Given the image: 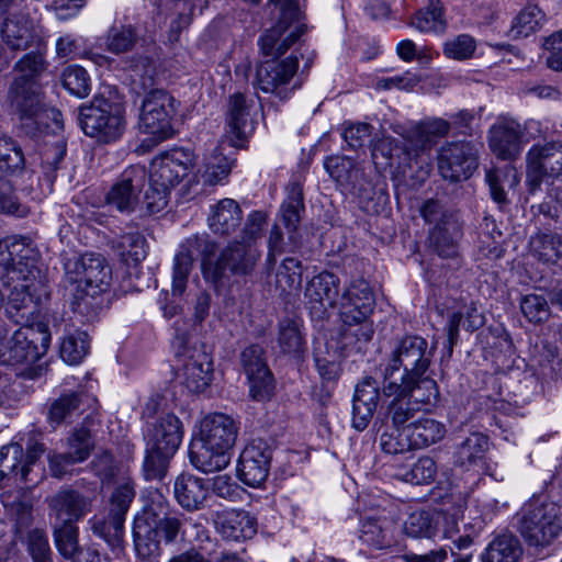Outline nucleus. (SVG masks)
Returning <instances> with one entry per match:
<instances>
[{
    "instance_id": "obj_1",
    "label": "nucleus",
    "mask_w": 562,
    "mask_h": 562,
    "mask_svg": "<svg viewBox=\"0 0 562 562\" xmlns=\"http://www.w3.org/2000/svg\"><path fill=\"white\" fill-rule=\"evenodd\" d=\"M297 3L299 0H285L277 24L259 40L261 53L272 58L257 67L255 87L265 93L274 94L280 100L288 99L290 93L300 87L296 83L289 87L299 69V57L291 54L284 59H279L305 32Z\"/></svg>"
},
{
    "instance_id": "obj_2",
    "label": "nucleus",
    "mask_w": 562,
    "mask_h": 562,
    "mask_svg": "<svg viewBox=\"0 0 562 562\" xmlns=\"http://www.w3.org/2000/svg\"><path fill=\"white\" fill-rule=\"evenodd\" d=\"M187 518L170 508L168 499L158 491L148 492L143 514L133 526L134 548L138 558L149 560L160 554V543H173L184 535Z\"/></svg>"
},
{
    "instance_id": "obj_3",
    "label": "nucleus",
    "mask_w": 562,
    "mask_h": 562,
    "mask_svg": "<svg viewBox=\"0 0 562 562\" xmlns=\"http://www.w3.org/2000/svg\"><path fill=\"white\" fill-rule=\"evenodd\" d=\"M66 280L76 284L71 307L86 321L99 313L97 295L106 291L112 280V270L100 254H85L68 258L64 263Z\"/></svg>"
},
{
    "instance_id": "obj_4",
    "label": "nucleus",
    "mask_w": 562,
    "mask_h": 562,
    "mask_svg": "<svg viewBox=\"0 0 562 562\" xmlns=\"http://www.w3.org/2000/svg\"><path fill=\"white\" fill-rule=\"evenodd\" d=\"M237 434V423L231 416L215 413L204 417L199 438L190 445L191 463L205 473L223 470L229 464Z\"/></svg>"
},
{
    "instance_id": "obj_5",
    "label": "nucleus",
    "mask_w": 562,
    "mask_h": 562,
    "mask_svg": "<svg viewBox=\"0 0 562 562\" xmlns=\"http://www.w3.org/2000/svg\"><path fill=\"white\" fill-rule=\"evenodd\" d=\"M518 531L529 547L546 548L562 533V507L546 496H533L516 515Z\"/></svg>"
},
{
    "instance_id": "obj_6",
    "label": "nucleus",
    "mask_w": 562,
    "mask_h": 562,
    "mask_svg": "<svg viewBox=\"0 0 562 562\" xmlns=\"http://www.w3.org/2000/svg\"><path fill=\"white\" fill-rule=\"evenodd\" d=\"M375 297L368 281L357 279L342 292L339 305L340 318L346 328L342 331L344 344L349 339L368 342L373 336L372 324L368 321L373 312Z\"/></svg>"
},
{
    "instance_id": "obj_7",
    "label": "nucleus",
    "mask_w": 562,
    "mask_h": 562,
    "mask_svg": "<svg viewBox=\"0 0 562 562\" xmlns=\"http://www.w3.org/2000/svg\"><path fill=\"white\" fill-rule=\"evenodd\" d=\"M78 122L82 132L99 143L116 142L126 127L125 111L122 103L94 97L78 109Z\"/></svg>"
},
{
    "instance_id": "obj_8",
    "label": "nucleus",
    "mask_w": 562,
    "mask_h": 562,
    "mask_svg": "<svg viewBox=\"0 0 562 562\" xmlns=\"http://www.w3.org/2000/svg\"><path fill=\"white\" fill-rule=\"evenodd\" d=\"M436 345L418 335H405L394 344L383 370V382L400 381L409 375L429 372Z\"/></svg>"
},
{
    "instance_id": "obj_9",
    "label": "nucleus",
    "mask_w": 562,
    "mask_h": 562,
    "mask_svg": "<svg viewBox=\"0 0 562 562\" xmlns=\"http://www.w3.org/2000/svg\"><path fill=\"white\" fill-rule=\"evenodd\" d=\"M175 103V98L164 89H151L145 94L138 128L148 138L142 142V147L151 148L173 135L171 122L177 112Z\"/></svg>"
},
{
    "instance_id": "obj_10",
    "label": "nucleus",
    "mask_w": 562,
    "mask_h": 562,
    "mask_svg": "<svg viewBox=\"0 0 562 562\" xmlns=\"http://www.w3.org/2000/svg\"><path fill=\"white\" fill-rule=\"evenodd\" d=\"M259 258L260 251L256 245L234 240L221 250L214 263H209L205 280L218 289L232 277L251 274Z\"/></svg>"
},
{
    "instance_id": "obj_11",
    "label": "nucleus",
    "mask_w": 562,
    "mask_h": 562,
    "mask_svg": "<svg viewBox=\"0 0 562 562\" xmlns=\"http://www.w3.org/2000/svg\"><path fill=\"white\" fill-rule=\"evenodd\" d=\"M216 249L217 244L206 233L192 235L180 245L173 258L172 295L180 296L184 293L195 257H201V270L205 279V269L209 263H214Z\"/></svg>"
},
{
    "instance_id": "obj_12",
    "label": "nucleus",
    "mask_w": 562,
    "mask_h": 562,
    "mask_svg": "<svg viewBox=\"0 0 562 562\" xmlns=\"http://www.w3.org/2000/svg\"><path fill=\"white\" fill-rule=\"evenodd\" d=\"M37 255L29 237L11 236L0 240L1 278L8 283L34 280L38 273Z\"/></svg>"
},
{
    "instance_id": "obj_13",
    "label": "nucleus",
    "mask_w": 562,
    "mask_h": 562,
    "mask_svg": "<svg viewBox=\"0 0 562 562\" xmlns=\"http://www.w3.org/2000/svg\"><path fill=\"white\" fill-rule=\"evenodd\" d=\"M147 182V170L144 165H131L123 170L106 193L109 206L121 213L137 212L140 205V193Z\"/></svg>"
},
{
    "instance_id": "obj_14",
    "label": "nucleus",
    "mask_w": 562,
    "mask_h": 562,
    "mask_svg": "<svg viewBox=\"0 0 562 562\" xmlns=\"http://www.w3.org/2000/svg\"><path fill=\"white\" fill-rule=\"evenodd\" d=\"M527 186L530 193L540 188L542 180L562 176V143L533 145L526 155Z\"/></svg>"
},
{
    "instance_id": "obj_15",
    "label": "nucleus",
    "mask_w": 562,
    "mask_h": 562,
    "mask_svg": "<svg viewBox=\"0 0 562 562\" xmlns=\"http://www.w3.org/2000/svg\"><path fill=\"white\" fill-rule=\"evenodd\" d=\"M441 177L451 182L469 179L479 166L477 149L470 142H450L445 144L437 157Z\"/></svg>"
},
{
    "instance_id": "obj_16",
    "label": "nucleus",
    "mask_w": 562,
    "mask_h": 562,
    "mask_svg": "<svg viewBox=\"0 0 562 562\" xmlns=\"http://www.w3.org/2000/svg\"><path fill=\"white\" fill-rule=\"evenodd\" d=\"M11 108L20 120L21 132L34 137L40 132V119L45 111L42 86L11 85L9 88Z\"/></svg>"
},
{
    "instance_id": "obj_17",
    "label": "nucleus",
    "mask_w": 562,
    "mask_h": 562,
    "mask_svg": "<svg viewBox=\"0 0 562 562\" xmlns=\"http://www.w3.org/2000/svg\"><path fill=\"white\" fill-rule=\"evenodd\" d=\"M329 176L346 191L357 196L360 203H369L374 195V187L366 177L364 170L353 159L346 156H330L324 162Z\"/></svg>"
},
{
    "instance_id": "obj_18",
    "label": "nucleus",
    "mask_w": 562,
    "mask_h": 562,
    "mask_svg": "<svg viewBox=\"0 0 562 562\" xmlns=\"http://www.w3.org/2000/svg\"><path fill=\"white\" fill-rule=\"evenodd\" d=\"M273 450L263 439L251 440L241 451L238 479L250 487H260L268 479Z\"/></svg>"
},
{
    "instance_id": "obj_19",
    "label": "nucleus",
    "mask_w": 562,
    "mask_h": 562,
    "mask_svg": "<svg viewBox=\"0 0 562 562\" xmlns=\"http://www.w3.org/2000/svg\"><path fill=\"white\" fill-rule=\"evenodd\" d=\"M382 392L387 397L405 396L420 411L426 405H434L439 397L438 385L429 372L405 376L400 381L382 382Z\"/></svg>"
},
{
    "instance_id": "obj_20",
    "label": "nucleus",
    "mask_w": 562,
    "mask_h": 562,
    "mask_svg": "<svg viewBox=\"0 0 562 562\" xmlns=\"http://www.w3.org/2000/svg\"><path fill=\"white\" fill-rule=\"evenodd\" d=\"M192 168V155L183 149H175L156 157L147 180L170 191L188 176Z\"/></svg>"
},
{
    "instance_id": "obj_21",
    "label": "nucleus",
    "mask_w": 562,
    "mask_h": 562,
    "mask_svg": "<svg viewBox=\"0 0 562 562\" xmlns=\"http://www.w3.org/2000/svg\"><path fill=\"white\" fill-rule=\"evenodd\" d=\"M240 360L249 382L250 395L256 401L268 400L273 391V376L269 370L263 349L259 345L247 347Z\"/></svg>"
},
{
    "instance_id": "obj_22",
    "label": "nucleus",
    "mask_w": 562,
    "mask_h": 562,
    "mask_svg": "<svg viewBox=\"0 0 562 562\" xmlns=\"http://www.w3.org/2000/svg\"><path fill=\"white\" fill-rule=\"evenodd\" d=\"M49 344L50 333L46 324L22 325L13 334L15 364L37 361L46 353Z\"/></svg>"
},
{
    "instance_id": "obj_23",
    "label": "nucleus",
    "mask_w": 562,
    "mask_h": 562,
    "mask_svg": "<svg viewBox=\"0 0 562 562\" xmlns=\"http://www.w3.org/2000/svg\"><path fill=\"white\" fill-rule=\"evenodd\" d=\"M252 104L254 101H248L240 92H236L229 97L227 104L226 138L233 147H244L249 134L254 131V121L250 117Z\"/></svg>"
},
{
    "instance_id": "obj_24",
    "label": "nucleus",
    "mask_w": 562,
    "mask_h": 562,
    "mask_svg": "<svg viewBox=\"0 0 562 562\" xmlns=\"http://www.w3.org/2000/svg\"><path fill=\"white\" fill-rule=\"evenodd\" d=\"M524 128L515 120L504 119L488 131L491 150L501 159L514 160L522 150Z\"/></svg>"
},
{
    "instance_id": "obj_25",
    "label": "nucleus",
    "mask_w": 562,
    "mask_h": 562,
    "mask_svg": "<svg viewBox=\"0 0 562 562\" xmlns=\"http://www.w3.org/2000/svg\"><path fill=\"white\" fill-rule=\"evenodd\" d=\"M93 501L94 496L91 494L64 488L49 499V507L55 516V521L76 524L91 512Z\"/></svg>"
},
{
    "instance_id": "obj_26",
    "label": "nucleus",
    "mask_w": 562,
    "mask_h": 562,
    "mask_svg": "<svg viewBox=\"0 0 562 562\" xmlns=\"http://www.w3.org/2000/svg\"><path fill=\"white\" fill-rule=\"evenodd\" d=\"M339 293V278L333 272L323 271L306 283L304 295L310 308L323 314L326 308L338 306Z\"/></svg>"
},
{
    "instance_id": "obj_27",
    "label": "nucleus",
    "mask_w": 562,
    "mask_h": 562,
    "mask_svg": "<svg viewBox=\"0 0 562 562\" xmlns=\"http://www.w3.org/2000/svg\"><path fill=\"white\" fill-rule=\"evenodd\" d=\"M216 530L223 538L233 541L252 538L257 532L256 519L243 509H224L213 516Z\"/></svg>"
},
{
    "instance_id": "obj_28",
    "label": "nucleus",
    "mask_w": 562,
    "mask_h": 562,
    "mask_svg": "<svg viewBox=\"0 0 562 562\" xmlns=\"http://www.w3.org/2000/svg\"><path fill=\"white\" fill-rule=\"evenodd\" d=\"M1 35L11 50H26L43 45L42 38L36 34L33 21L24 14H13L4 19Z\"/></svg>"
},
{
    "instance_id": "obj_29",
    "label": "nucleus",
    "mask_w": 562,
    "mask_h": 562,
    "mask_svg": "<svg viewBox=\"0 0 562 562\" xmlns=\"http://www.w3.org/2000/svg\"><path fill=\"white\" fill-rule=\"evenodd\" d=\"M380 389L372 376H366L357 384L352 400V427L364 430L378 406Z\"/></svg>"
},
{
    "instance_id": "obj_30",
    "label": "nucleus",
    "mask_w": 562,
    "mask_h": 562,
    "mask_svg": "<svg viewBox=\"0 0 562 562\" xmlns=\"http://www.w3.org/2000/svg\"><path fill=\"white\" fill-rule=\"evenodd\" d=\"M394 530V518L374 514L361 519L359 539L372 549L382 550L392 547L396 542Z\"/></svg>"
},
{
    "instance_id": "obj_31",
    "label": "nucleus",
    "mask_w": 562,
    "mask_h": 562,
    "mask_svg": "<svg viewBox=\"0 0 562 562\" xmlns=\"http://www.w3.org/2000/svg\"><path fill=\"white\" fill-rule=\"evenodd\" d=\"M182 435L180 419L173 414H167L148 428L146 446L165 452L176 453L182 441Z\"/></svg>"
},
{
    "instance_id": "obj_32",
    "label": "nucleus",
    "mask_w": 562,
    "mask_h": 562,
    "mask_svg": "<svg viewBox=\"0 0 562 562\" xmlns=\"http://www.w3.org/2000/svg\"><path fill=\"white\" fill-rule=\"evenodd\" d=\"M49 63L46 59V46L37 45L35 50L24 54L13 66L15 74L11 85L41 86L40 81Z\"/></svg>"
},
{
    "instance_id": "obj_33",
    "label": "nucleus",
    "mask_w": 562,
    "mask_h": 562,
    "mask_svg": "<svg viewBox=\"0 0 562 562\" xmlns=\"http://www.w3.org/2000/svg\"><path fill=\"white\" fill-rule=\"evenodd\" d=\"M243 211L233 199H222L211 206L207 218L210 229L218 236L226 237L235 233L241 225Z\"/></svg>"
},
{
    "instance_id": "obj_34",
    "label": "nucleus",
    "mask_w": 562,
    "mask_h": 562,
    "mask_svg": "<svg viewBox=\"0 0 562 562\" xmlns=\"http://www.w3.org/2000/svg\"><path fill=\"white\" fill-rule=\"evenodd\" d=\"M173 494L183 509L193 512L202 508L209 494V486L204 479L181 473L175 481Z\"/></svg>"
},
{
    "instance_id": "obj_35",
    "label": "nucleus",
    "mask_w": 562,
    "mask_h": 562,
    "mask_svg": "<svg viewBox=\"0 0 562 562\" xmlns=\"http://www.w3.org/2000/svg\"><path fill=\"white\" fill-rule=\"evenodd\" d=\"M462 236L460 221H448L446 225L434 226L429 231V248L442 259H454L459 256Z\"/></svg>"
},
{
    "instance_id": "obj_36",
    "label": "nucleus",
    "mask_w": 562,
    "mask_h": 562,
    "mask_svg": "<svg viewBox=\"0 0 562 562\" xmlns=\"http://www.w3.org/2000/svg\"><path fill=\"white\" fill-rule=\"evenodd\" d=\"M184 384L190 392H204L213 378V362L205 351H196L183 364Z\"/></svg>"
},
{
    "instance_id": "obj_37",
    "label": "nucleus",
    "mask_w": 562,
    "mask_h": 562,
    "mask_svg": "<svg viewBox=\"0 0 562 562\" xmlns=\"http://www.w3.org/2000/svg\"><path fill=\"white\" fill-rule=\"evenodd\" d=\"M30 288V284H15L9 295L5 314L15 324L31 325L30 322L40 312L38 303Z\"/></svg>"
},
{
    "instance_id": "obj_38",
    "label": "nucleus",
    "mask_w": 562,
    "mask_h": 562,
    "mask_svg": "<svg viewBox=\"0 0 562 562\" xmlns=\"http://www.w3.org/2000/svg\"><path fill=\"white\" fill-rule=\"evenodd\" d=\"M488 450V438L481 432H472L456 443L453 462L457 467L465 470L477 465L483 461Z\"/></svg>"
},
{
    "instance_id": "obj_39",
    "label": "nucleus",
    "mask_w": 562,
    "mask_h": 562,
    "mask_svg": "<svg viewBox=\"0 0 562 562\" xmlns=\"http://www.w3.org/2000/svg\"><path fill=\"white\" fill-rule=\"evenodd\" d=\"M529 249L532 257L544 263L555 265L562 260V234L546 231L530 237Z\"/></svg>"
},
{
    "instance_id": "obj_40",
    "label": "nucleus",
    "mask_w": 562,
    "mask_h": 562,
    "mask_svg": "<svg viewBox=\"0 0 562 562\" xmlns=\"http://www.w3.org/2000/svg\"><path fill=\"white\" fill-rule=\"evenodd\" d=\"M302 324L294 318H283L278 324V346L281 351L293 357L301 356L306 349Z\"/></svg>"
},
{
    "instance_id": "obj_41",
    "label": "nucleus",
    "mask_w": 562,
    "mask_h": 562,
    "mask_svg": "<svg viewBox=\"0 0 562 562\" xmlns=\"http://www.w3.org/2000/svg\"><path fill=\"white\" fill-rule=\"evenodd\" d=\"M413 449L426 448L440 441L446 434L445 426L432 418H420L407 425Z\"/></svg>"
},
{
    "instance_id": "obj_42",
    "label": "nucleus",
    "mask_w": 562,
    "mask_h": 562,
    "mask_svg": "<svg viewBox=\"0 0 562 562\" xmlns=\"http://www.w3.org/2000/svg\"><path fill=\"white\" fill-rule=\"evenodd\" d=\"M521 555L519 540L512 533L496 537L482 554V562H518Z\"/></svg>"
},
{
    "instance_id": "obj_43",
    "label": "nucleus",
    "mask_w": 562,
    "mask_h": 562,
    "mask_svg": "<svg viewBox=\"0 0 562 562\" xmlns=\"http://www.w3.org/2000/svg\"><path fill=\"white\" fill-rule=\"evenodd\" d=\"M304 210L303 188L299 182H292L286 188V199L280 209L281 221L290 233L296 231Z\"/></svg>"
},
{
    "instance_id": "obj_44",
    "label": "nucleus",
    "mask_w": 562,
    "mask_h": 562,
    "mask_svg": "<svg viewBox=\"0 0 562 562\" xmlns=\"http://www.w3.org/2000/svg\"><path fill=\"white\" fill-rule=\"evenodd\" d=\"M25 168V157L21 146L11 136L0 135V171L15 176Z\"/></svg>"
},
{
    "instance_id": "obj_45",
    "label": "nucleus",
    "mask_w": 562,
    "mask_h": 562,
    "mask_svg": "<svg viewBox=\"0 0 562 562\" xmlns=\"http://www.w3.org/2000/svg\"><path fill=\"white\" fill-rule=\"evenodd\" d=\"M89 350L88 334L82 330L67 333L60 342V358L69 364H78L87 356Z\"/></svg>"
},
{
    "instance_id": "obj_46",
    "label": "nucleus",
    "mask_w": 562,
    "mask_h": 562,
    "mask_svg": "<svg viewBox=\"0 0 562 562\" xmlns=\"http://www.w3.org/2000/svg\"><path fill=\"white\" fill-rule=\"evenodd\" d=\"M81 405L80 395L76 392L60 395L54 400L47 411V422L55 428L61 423L67 422L79 411Z\"/></svg>"
},
{
    "instance_id": "obj_47",
    "label": "nucleus",
    "mask_w": 562,
    "mask_h": 562,
    "mask_svg": "<svg viewBox=\"0 0 562 562\" xmlns=\"http://www.w3.org/2000/svg\"><path fill=\"white\" fill-rule=\"evenodd\" d=\"M115 249L127 265H137L146 258V239L138 233H127L119 237Z\"/></svg>"
},
{
    "instance_id": "obj_48",
    "label": "nucleus",
    "mask_w": 562,
    "mask_h": 562,
    "mask_svg": "<svg viewBox=\"0 0 562 562\" xmlns=\"http://www.w3.org/2000/svg\"><path fill=\"white\" fill-rule=\"evenodd\" d=\"M302 263L299 259L288 257L282 260L276 273V286L284 294H291L301 288Z\"/></svg>"
},
{
    "instance_id": "obj_49",
    "label": "nucleus",
    "mask_w": 562,
    "mask_h": 562,
    "mask_svg": "<svg viewBox=\"0 0 562 562\" xmlns=\"http://www.w3.org/2000/svg\"><path fill=\"white\" fill-rule=\"evenodd\" d=\"M437 475V464L435 460L428 456L420 457L411 468L400 469L396 476L401 480L415 484H430Z\"/></svg>"
},
{
    "instance_id": "obj_50",
    "label": "nucleus",
    "mask_w": 562,
    "mask_h": 562,
    "mask_svg": "<svg viewBox=\"0 0 562 562\" xmlns=\"http://www.w3.org/2000/svg\"><path fill=\"white\" fill-rule=\"evenodd\" d=\"M124 520L111 517L110 513L104 519L92 518L90 520L93 533L103 539L112 549L121 548L124 537Z\"/></svg>"
},
{
    "instance_id": "obj_51",
    "label": "nucleus",
    "mask_w": 562,
    "mask_h": 562,
    "mask_svg": "<svg viewBox=\"0 0 562 562\" xmlns=\"http://www.w3.org/2000/svg\"><path fill=\"white\" fill-rule=\"evenodd\" d=\"M175 453L146 446L143 462V475L146 481H162L168 473L170 460Z\"/></svg>"
},
{
    "instance_id": "obj_52",
    "label": "nucleus",
    "mask_w": 562,
    "mask_h": 562,
    "mask_svg": "<svg viewBox=\"0 0 562 562\" xmlns=\"http://www.w3.org/2000/svg\"><path fill=\"white\" fill-rule=\"evenodd\" d=\"M451 128L450 121L437 117L418 124L413 131L416 137V147L425 149L430 147L437 138L445 137Z\"/></svg>"
},
{
    "instance_id": "obj_53",
    "label": "nucleus",
    "mask_w": 562,
    "mask_h": 562,
    "mask_svg": "<svg viewBox=\"0 0 562 562\" xmlns=\"http://www.w3.org/2000/svg\"><path fill=\"white\" fill-rule=\"evenodd\" d=\"M138 40L136 29L131 24L113 25L105 37L106 49L113 54L131 50Z\"/></svg>"
},
{
    "instance_id": "obj_54",
    "label": "nucleus",
    "mask_w": 562,
    "mask_h": 562,
    "mask_svg": "<svg viewBox=\"0 0 562 562\" xmlns=\"http://www.w3.org/2000/svg\"><path fill=\"white\" fill-rule=\"evenodd\" d=\"M54 539L58 552L67 560L81 549L78 546V527L76 524L55 521Z\"/></svg>"
},
{
    "instance_id": "obj_55",
    "label": "nucleus",
    "mask_w": 562,
    "mask_h": 562,
    "mask_svg": "<svg viewBox=\"0 0 562 562\" xmlns=\"http://www.w3.org/2000/svg\"><path fill=\"white\" fill-rule=\"evenodd\" d=\"M443 7L440 0H429V8L426 11H419L412 19V26L422 32H441L446 27V21L442 19Z\"/></svg>"
},
{
    "instance_id": "obj_56",
    "label": "nucleus",
    "mask_w": 562,
    "mask_h": 562,
    "mask_svg": "<svg viewBox=\"0 0 562 562\" xmlns=\"http://www.w3.org/2000/svg\"><path fill=\"white\" fill-rule=\"evenodd\" d=\"M520 310L529 323L543 324L551 316V308L547 299L537 293H529L520 299Z\"/></svg>"
},
{
    "instance_id": "obj_57",
    "label": "nucleus",
    "mask_w": 562,
    "mask_h": 562,
    "mask_svg": "<svg viewBox=\"0 0 562 562\" xmlns=\"http://www.w3.org/2000/svg\"><path fill=\"white\" fill-rule=\"evenodd\" d=\"M394 398L387 406L386 419L391 420L392 426L406 427L415 422V416L420 412L409 400L402 395H393Z\"/></svg>"
},
{
    "instance_id": "obj_58",
    "label": "nucleus",
    "mask_w": 562,
    "mask_h": 562,
    "mask_svg": "<svg viewBox=\"0 0 562 562\" xmlns=\"http://www.w3.org/2000/svg\"><path fill=\"white\" fill-rule=\"evenodd\" d=\"M379 443L381 449L389 454H398L413 450L407 426H392V428L385 429L380 435Z\"/></svg>"
},
{
    "instance_id": "obj_59",
    "label": "nucleus",
    "mask_w": 562,
    "mask_h": 562,
    "mask_svg": "<svg viewBox=\"0 0 562 562\" xmlns=\"http://www.w3.org/2000/svg\"><path fill=\"white\" fill-rule=\"evenodd\" d=\"M135 497V485L126 480L119 484L110 496L109 513L111 517H116L125 521L126 514Z\"/></svg>"
},
{
    "instance_id": "obj_60",
    "label": "nucleus",
    "mask_w": 562,
    "mask_h": 562,
    "mask_svg": "<svg viewBox=\"0 0 562 562\" xmlns=\"http://www.w3.org/2000/svg\"><path fill=\"white\" fill-rule=\"evenodd\" d=\"M404 530L407 536L414 538L432 537L436 531L434 515L427 510L412 513L404 522Z\"/></svg>"
},
{
    "instance_id": "obj_61",
    "label": "nucleus",
    "mask_w": 562,
    "mask_h": 562,
    "mask_svg": "<svg viewBox=\"0 0 562 562\" xmlns=\"http://www.w3.org/2000/svg\"><path fill=\"white\" fill-rule=\"evenodd\" d=\"M67 146L63 139L47 146L42 155V169L45 179L53 183L57 177V170L66 156Z\"/></svg>"
},
{
    "instance_id": "obj_62",
    "label": "nucleus",
    "mask_w": 562,
    "mask_h": 562,
    "mask_svg": "<svg viewBox=\"0 0 562 562\" xmlns=\"http://www.w3.org/2000/svg\"><path fill=\"white\" fill-rule=\"evenodd\" d=\"M169 193L170 191L149 180L148 189L140 200L139 214L147 216L162 211L168 204Z\"/></svg>"
},
{
    "instance_id": "obj_63",
    "label": "nucleus",
    "mask_w": 562,
    "mask_h": 562,
    "mask_svg": "<svg viewBox=\"0 0 562 562\" xmlns=\"http://www.w3.org/2000/svg\"><path fill=\"white\" fill-rule=\"evenodd\" d=\"M63 86L74 95L85 98L90 92V78L86 69L79 66H69L61 75Z\"/></svg>"
},
{
    "instance_id": "obj_64",
    "label": "nucleus",
    "mask_w": 562,
    "mask_h": 562,
    "mask_svg": "<svg viewBox=\"0 0 562 562\" xmlns=\"http://www.w3.org/2000/svg\"><path fill=\"white\" fill-rule=\"evenodd\" d=\"M543 18L544 14L538 5H527L515 19V23L512 27L514 36L527 37L539 27Z\"/></svg>"
}]
</instances>
